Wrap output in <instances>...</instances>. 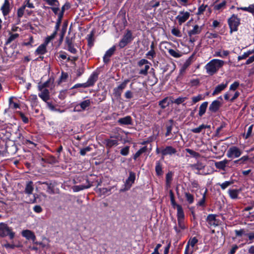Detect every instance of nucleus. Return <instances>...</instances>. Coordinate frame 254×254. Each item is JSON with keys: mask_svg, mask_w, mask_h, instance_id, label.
Masks as SVG:
<instances>
[{"mask_svg": "<svg viewBox=\"0 0 254 254\" xmlns=\"http://www.w3.org/2000/svg\"><path fill=\"white\" fill-rule=\"evenodd\" d=\"M155 172L156 175L158 176H161L163 174L162 165L159 161L156 162Z\"/></svg>", "mask_w": 254, "mask_h": 254, "instance_id": "29", "label": "nucleus"}, {"mask_svg": "<svg viewBox=\"0 0 254 254\" xmlns=\"http://www.w3.org/2000/svg\"><path fill=\"white\" fill-rule=\"evenodd\" d=\"M6 236H9L10 239H13L15 236V233L13 232L12 228L9 227L6 224L0 223V237H5Z\"/></svg>", "mask_w": 254, "mask_h": 254, "instance_id": "4", "label": "nucleus"}, {"mask_svg": "<svg viewBox=\"0 0 254 254\" xmlns=\"http://www.w3.org/2000/svg\"><path fill=\"white\" fill-rule=\"evenodd\" d=\"M40 91L38 94V96L42 99L43 101L47 102L50 99V92L47 89L43 88L41 90H38Z\"/></svg>", "mask_w": 254, "mask_h": 254, "instance_id": "16", "label": "nucleus"}, {"mask_svg": "<svg viewBox=\"0 0 254 254\" xmlns=\"http://www.w3.org/2000/svg\"><path fill=\"white\" fill-rule=\"evenodd\" d=\"M171 33L172 34L174 35V36H176L177 37H180L181 36V32L180 31L177 29V28H174L172 29L171 30Z\"/></svg>", "mask_w": 254, "mask_h": 254, "instance_id": "61", "label": "nucleus"}, {"mask_svg": "<svg viewBox=\"0 0 254 254\" xmlns=\"http://www.w3.org/2000/svg\"><path fill=\"white\" fill-rule=\"evenodd\" d=\"M57 34V32L54 31L51 36H48L45 41L46 44H48L52 40H53L56 37Z\"/></svg>", "mask_w": 254, "mask_h": 254, "instance_id": "49", "label": "nucleus"}, {"mask_svg": "<svg viewBox=\"0 0 254 254\" xmlns=\"http://www.w3.org/2000/svg\"><path fill=\"white\" fill-rule=\"evenodd\" d=\"M185 150L187 153H189L191 156H192L193 157L197 158H199L200 156L199 153L190 148H186Z\"/></svg>", "mask_w": 254, "mask_h": 254, "instance_id": "41", "label": "nucleus"}, {"mask_svg": "<svg viewBox=\"0 0 254 254\" xmlns=\"http://www.w3.org/2000/svg\"><path fill=\"white\" fill-rule=\"evenodd\" d=\"M21 235L27 240H32L34 241L36 240V236L34 233L29 230H23Z\"/></svg>", "mask_w": 254, "mask_h": 254, "instance_id": "20", "label": "nucleus"}, {"mask_svg": "<svg viewBox=\"0 0 254 254\" xmlns=\"http://www.w3.org/2000/svg\"><path fill=\"white\" fill-rule=\"evenodd\" d=\"M105 143L107 147L111 148L114 146L118 145V141L117 140L106 139L105 140Z\"/></svg>", "mask_w": 254, "mask_h": 254, "instance_id": "30", "label": "nucleus"}, {"mask_svg": "<svg viewBox=\"0 0 254 254\" xmlns=\"http://www.w3.org/2000/svg\"><path fill=\"white\" fill-rule=\"evenodd\" d=\"M185 197L187 201L189 204H192L194 201V197L192 194H190L189 192H186L185 193Z\"/></svg>", "mask_w": 254, "mask_h": 254, "instance_id": "40", "label": "nucleus"}, {"mask_svg": "<svg viewBox=\"0 0 254 254\" xmlns=\"http://www.w3.org/2000/svg\"><path fill=\"white\" fill-rule=\"evenodd\" d=\"M19 35L17 33L11 34L9 38L7 39L5 42V44H9L12 41H14L15 39L19 37Z\"/></svg>", "mask_w": 254, "mask_h": 254, "instance_id": "39", "label": "nucleus"}, {"mask_svg": "<svg viewBox=\"0 0 254 254\" xmlns=\"http://www.w3.org/2000/svg\"><path fill=\"white\" fill-rule=\"evenodd\" d=\"M98 77V73L96 72H93L88 79L87 82H85L87 87L92 86L97 80Z\"/></svg>", "mask_w": 254, "mask_h": 254, "instance_id": "17", "label": "nucleus"}, {"mask_svg": "<svg viewBox=\"0 0 254 254\" xmlns=\"http://www.w3.org/2000/svg\"><path fill=\"white\" fill-rule=\"evenodd\" d=\"M168 53L171 56L175 58H178L182 56V54L179 50L170 49L168 50Z\"/></svg>", "mask_w": 254, "mask_h": 254, "instance_id": "35", "label": "nucleus"}, {"mask_svg": "<svg viewBox=\"0 0 254 254\" xmlns=\"http://www.w3.org/2000/svg\"><path fill=\"white\" fill-rule=\"evenodd\" d=\"M177 151L176 148L172 146H166L163 147L162 151V158L163 159L164 156L167 155L172 156L176 154Z\"/></svg>", "mask_w": 254, "mask_h": 254, "instance_id": "11", "label": "nucleus"}, {"mask_svg": "<svg viewBox=\"0 0 254 254\" xmlns=\"http://www.w3.org/2000/svg\"><path fill=\"white\" fill-rule=\"evenodd\" d=\"M22 6H24L25 9L26 7L30 8H34L35 7L34 4L30 2V0H25Z\"/></svg>", "mask_w": 254, "mask_h": 254, "instance_id": "53", "label": "nucleus"}, {"mask_svg": "<svg viewBox=\"0 0 254 254\" xmlns=\"http://www.w3.org/2000/svg\"><path fill=\"white\" fill-rule=\"evenodd\" d=\"M135 179V174L132 171H130L129 172V176L127 178V179L126 180V181L125 183V190H128L130 188L132 185L134 183Z\"/></svg>", "mask_w": 254, "mask_h": 254, "instance_id": "12", "label": "nucleus"}, {"mask_svg": "<svg viewBox=\"0 0 254 254\" xmlns=\"http://www.w3.org/2000/svg\"><path fill=\"white\" fill-rule=\"evenodd\" d=\"M112 188H110L109 189L107 188H99L98 189V191L101 194H106L108 192L112 190Z\"/></svg>", "mask_w": 254, "mask_h": 254, "instance_id": "59", "label": "nucleus"}, {"mask_svg": "<svg viewBox=\"0 0 254 254\" xmlns=\"http://www.w3.org/2000/svg\"><path fill=\"white\" fill-rule=\"evenodd\" d=\"M233 183V181H226L222 184L218 183L217 185L221 187V188L224 190Z\"/></svg>", "mask_w": 254, "mask_h": 254, "instance_id": "42", "label": "nucleus"}, {"mask_svg": "<svg viewBox=\"0 0 254 254\" xmlns=\"http://www.w3.org/2000/svg\"><path fill=\"white\" fill-rule=\"evenodd\" d=\"M92 101L90 99H87L80 102L79 104L76 105L74 108V111L81 112L89 108L91 103Z\"/></svg>", "mask_w": 254, "mask_h": 254, "instance_id": "8", "label": "nucleus"}, {"mask_svg": "<svg viewBox=\"0 0 254 254\" xmlns=\"http://www.w3.org/2000/svg\"><path fill=\"white\" fill-rule=\"evenodd\" d=\"M146 57L149 60H153L156 56L155 50H150L146 54Z\"/></svg>", "mask_w": 254, "mask_h": 254, "instance_id": "48", "label": "nucleus"}, {"mask_svg": "<svg viewBox=\"0 0 254 254\" xmlns=\"http://www.w3.org/2000/svg\"><path fill=\"white\" fill-rule=\"evenodd\" d=\"M239 192L240 191L236 189L229 190H228V193L230 195V197L232 199L237 198Z\"/></svg>", "mask_w": 254, "mask_h": 254, "instance_id": "34", "label": "nucleus"}, {"mask_svg": "<svg viewBox=\"0 0 254 254\" xmlns=\"http://www.w3.org/2000/svg\"><path fill=\"white\" fill-rule=\"evenodd\" d=\"M129 146H126L121 150L120 153L124 156H127L129 153Z\"/></svg>", "mask_w": 254, "mask_h": 254, "instance_id": "64", "label": "nucleus"}, {"mask_svg": "<svg viewBox=\"0 0 254 254\" xmlns=\"http://www.w3.org/2000/svg\"><path fill=\"white\" fill-rule=\"evenodd\" d=\"M197 242V239L196 237H193L189 240L187 244L189 245V246H190L191 247H193Z\"/></svg>", "mask_w": 254, "mask_h": 254, "instance_id": "55", "label": "nucleus"}, {"mask_svg": "<svg viewBox=\"0 0 254 254\" xmlns=\"http://www.w3.org/2000/svg\"><path fill=\"white\" fill-rule=\"evenodd\" d=\"M70 8V5L68 3H65L62 7L61 11L58 14V15H62L63 17L64 12L65 10H67Z\"/></svg>", "mask_w": 254, "mask_h": 254, "instance_id": "44", "label": "nucleus"}, {"mask_svg": "<svg viewBox=\"0 0 254 254\" xmlns=\"http://www.w3.org/2000/svg\"><path fill=\"white\" fill-rule=\"evenodd\" d=\"M91 150V148L87 146L85 148L80 149V154L82 156H84L87 152H89Z\"/></svg>", "mask_w": 254, "mask_h": 254, "instance_id": "63", "label": "nucleus"}, {"mask_svg": "<svg viewBox=\"0 0 254 254\" xmlns=\"http://www.w3.org/2000/svg\"><path fill=\"white\" fill-rule=\"evenodd\" d=\"M12 8V5L9 0H4L3 3L0 7V10L3 16H6L9 14Z\"/></svg>", "mask_w": 254, "mask_h": 254, "instance_id": "9", "label": "nucleus"}, {"mask_svg": "<svg viewBox=\"0 0 254 254\" xmlns=\"http://www.w3.org/2000/svg\"><path fill=\"white\" fill-rule=\"evenodd\" d=\"M187 99V98L186 97H179L172 101V102L176 104L179 105L183 103Z\"/></svg>", "mask_w": 254, "mask_h": 254, "instance_id": "52", "label": "nucleus"}, {"mask_svg": "<svg viewBox=\"0 0 254 254\" xmlns=\"http://www.w3.org/2000/svg\"><path fill=\"white\" fill-rule=\"evenodd\" d=\"M238 10L241 9L244 11H248L252 14H254V3L250 5L248 7H237Z\"/></svg>", "mask_w": 254, "mask_h": 254, "instance_id": "36", "label": "nucleus"}, {"mask_svg": "<svg viewBox=\"0 0 254 254\" xmlns=\"http://www.w3.org/2000/svg\"><path fill=\"white\" fill-rule=\"evenodd\" d=\"M240 22L241 19L238 17L237 15L235 14H233L231 17L228 19V24L230 28V34L238 30V27L241 24Z\"/></svg>", "mask_w": 254, "mask_h": 254, "instance_id": "3", "label": "nucleus"}, {"mask_svg": "<svg viewBox=\"0 0 254 254\" xmlns=\"http://www.w3.org/2000/svg\"><path fill=\"white\" fill-rule=\"evenodd\" d=\"M204 129V125L199 126L198 127L194 128L191 129V131L193 133H199L202 129Z\"/></svg>", "mask_w": 254, "mask_h": 254, "instance_id": "62", "label": "nucleus"}, {"mask_svg": "<svg viewBox=\"0 0 254 254\" xmlns=\"http://www.w3.org/2000/svg\"><path fill=\"white\" fill-rule=\"evenodd\" d=\"M208 106V102H204L202 103L199 108V113L198 115L199 116L201 117L205 113L206 108Z\"/></svg>", "mask_w": 254, "mask_h": 254, "instance_id": "31", "label": "nucleus"}, {"mask_svg": "<svg viewBox=\"0 0 254 254\" xmlns=\"http://www.w3.org/2000/svg\"><path fill=\"white\" fill-rule=\"evenodd\" d=\"M177 221L178 226L175 225L174 229L176 233L179 235L182 231L187 229V226L184 221L185 214L181 205H177Z\"/></svg>", "mask_w": 254, "mask_h": 254, "instance_id": "1", "label": "nucleus"}, {"mask_svg": "<svg viewBox=\"0 0 254 254\" xmlns=\"http://www.w3.org/2000/svg\"><path fill=\"white\" fill-rule=\"evenodd\" d=\"M147 148L146 146H144L142 147L135 153V154L133 156V159L134 160H136L142 153L146 152L147 151Z\"/></svg>", "mask_w": 254, "mask_h": 254, "instance_id": "37", "label": "nucleus"}, {"mask_svg": "<svg viewBox=\"0 0 254 254\" xmlns=\"http://www.w3.org/2000/svg\"><path fill=\"white\" fill-rule=\"evenodd\" d=\"M34 187L33 182L32 181L27 182L25 188L24 192L28 194H31L32 193Z\"/></svg>", "mask_w": 254, "mask_h": 254, "instance_id": "27", "label": "nucleus"}, {"mask_svg": "<svg viewBox=\"0 0 254 254\" xmlns=\"http://www.w3.org/2000/svg\"><path fill=\"white\" fill-rule=\"evenodd\" d=\"M169 193H170V195L171 202V204H172V206L173 207L176 206V208H177V205H180L177 204L176 203L175 200L174 195L172 190H170L169 191Z\"/></svg>", "mask_w": 254, "mask_h": 254, "instance_id": "50", "label": "nucleus"}, {"mask_svg": "<svg viewBox=\"0 0 254 254\" xmlns=\"http://www.w3.org/2000/svg\"><path fill=\"white\" fill-rule=\"evenodd\" d=\"M87 185H81L79 186H74L72 187V190L74 192H77L84 189H87L92 186V183H90L88 180L86 181Z\"/></svg>", "mask_w": 254, "mask_h": 254, "instance_id": "22", "label": "nucleus"}, {"mask_svg": "<svg viewBox=\"0 0 254 254\" xmlns=\"http://www.w3.org/2000/svg\"><path fill=\"white\" fill-rule=\"evenodd\" d=\"M118 122L120 125H128L132 124L131 118L129 116L120 118Z\"/></svg>", "mask_w": 254, "mask_h": 254, "instance_id": "25", "label": "nucleus"}, {"mask_svg": "<svg viewBox=\"0 0 254 254\" xmlns=\"http://www.w3.org/2000/svg\"><path fill=\"white\" fill-rule=\"evenodd\" d=\"M47 191L50 194L55 193L54 185H53L52 183L47 184Z\"/></svg>", "mask_w": 254, "mask_h": 254, "instance_id": "57", "label": "nucleus"}, {"mask_svg": "<svg viewBox=\"0 0 254 254\" xmlns=\"http://www.w3.org/2000/svg\"><path fill=\"white\" fill-rule=\"evenodd\" d=\"M48 44H46V42H45L44 44L40 45L36 50L35 51V53L37 55H43L45 54L47 52L46 50V46Z\"/></svg>", "mask_w": 254, "mask_h": 254, "instance_id": "26", "label": "nucleus"}, {"mask_svg": "<svg viewBox=\"0 0 254 254\" xmlns=\"http://www.w3.org/2000/svg\"><path fill=\"white\" fill-rule=\"evenodd\" d=\"M170 104V102L169 100V98L168 97H166L161 101L159 102V105L161 107L162 109H165L167 107H168Z\"/></svg>", "mask_w": 254, "mask_h": 254, "instance_id": "33", "label": "nucleus"}, {"mask_svg": "<svg viewBox=\"0 0 254 254\" xmlns=\"http://www.w3.org/2000/svg\"><path fill=\"white\" fill-rule=\"evenodd\" d=\"M192 168L197 171H200L204 168V166L201 163H197L191 166Z\"/></svg>", "mask_w": 254, "mask_h": 254, "instance_id": "51", "label": "nucleus"}, {"mask_svg": "<svg viewBox=\"0 0 254 254\" xmlns=\"http://www.w3.org/2000/svg\"><path fill=\"white\" fill-rule=\"evenodd\" d=\"M62 18H63V17H62L61 15H58V18L57 21L56 22V26L55 27V31L57 32L58 31V30L59 29V28H60V25H61V23L62 22Z\"/></svg>", "mask_w": 254, "mask_h": 254, "instance_id": "58", "label": "nucleus"}, {"mask_svg": "<svg viewBox=\"0 0 254 254\" xmlns=\"http://www.w3.org/2000/svg\"><path fill=\"white\" fill-rule=\"evenodd\" d=\"M150 64L145 65L144 68L139 71V74L146 75L148 73V70L150 68Z\"/></svg>", "mask_w": 254, "mask_h": 254, "instance_id": "54", "label": "nucleus"}, {"mask_svg": "<svg viewBox=\"0 0 254 254\" xmlns=\"http://www.w3.org/2000/svg\"><path fill=\"white\" fill-rule=\"evenodd\" d=\"M115 51L116 46H113L106 52L103 57V61L105 63H107L109 61L110 58L113 55Z\"/></svg>", "mask_w": 254, "mask_h": 254, "instance_id": "21", "label": "nucleus"}, {"mask_svg": "<svg viewBox=\"0 0 254 254\" xmlns=\"http://www.w3.org/2000/svg\"><path fill=\"white\" fill-rule=\"evenodd\" d=\"M227 1L223 0L219 3H215L213 5V9L218 12H222L226 7Z\"/></svg>", "mask_w": 254, "mask_h": 254, "instance_id": "18", "label": "nucleus"}, {"mask_svg": "<svg viewBox=\"0 0 254 254\" xmlns=\"http://www.w3.org/2000/svg\"><path fill=\"white\" fill-rule=\"evenodd\" d=\"M242 151L236 146H232L229 148L227 152V156L229 158H235L240 157L242 154Z\"/></svg>", "mask_w": 254, "mask_h": 254, "instance_id": "7", "label": "nucleus"}, {"mask_svg": "<svg viewBox=\"0 0 254 254\" xmlns=\"http://www.w3.org/2000/svg\"><path fill=\"white\" fill-rule=\"evenodd\" d=\"M43 8L45 9L50 8L53 11L55 14L57 15L58 16L59 11H60L59 6H53L52 7H48L46 6H44Z\"/></svg>", "mask_w": 254, "mask_h": 254, "instance_id": "46", "label": "nucleus"}, {"mask_svg": "<svg viewBox=\"0 0 254 254\" xmlns=\"http://www.w3.org/2000/svg\"><path fill=\"white\" fill-rule=\"evenodd\" d=\"M191 63V58H189L185 62V63L183 64L181 71V72H184L187 68L190 65Z\"/></svg>", "mask_w": 254, "mask_h": 254, "instance_id": "38", "label": "nucleus"}, {"mask_svg": "<svg viewBox=\"0 0 254 254\" xmlns=\"http://www.w3.org/2000/svg\"><path fill=\"white\" fill-rule=\"evenodd\" d=\"M174 121L173 120H169L168 122L166 123V132L165 133V136H168L171 133L172 130V128L173 127Z\"/></svg>", "mask_w": 254, "mask_h": 254, "instance_id": "28", "label": "nucleus"}, {"mask_svg": "<svg viewBox=\"0 0 254 254\" xmlns=\"http://www.w3.org/2000/svg\"><path fill=\"white\" fill-rule=\"evenodd\" d=\"M190 15V12L181 11L179 12V14L176 16V18L178 21L179 25H182L189 18Z\"/></svg>", "mask_w": 254, "mask_h": 254, "instance_id": "10", "label": "nucleus"}, {"mask_svg": "<svg viewBox=\"0 0 254 254\" xmlns=\"http://www.w3.org/2000/svg\"><path fill=\"white\" fill-rule=\"evenodd\" d=\"M249 159V157L248 156H244L242 157L241 158H240L238 160H236L234 161V164H238L240 163V164H243L247 161Z\"/></svg>", "mask_w": 254, "mask_h": 254, "instance_id": "47", "label": "nucleus"}, {"mask_svg": "<svg viewBox=\"0 0 254 254\" xmlns=\"http://www.w3.org/2000/svg\"><path fill=\"white\" fill-rule=\"evenodd\" d=\"M224 63L222 60L213 59L205 65V69L208 74L212 75L223 66Z\"/></svg>", "mask_w": 254, "mask_h": 254, "instance_id": "2", "label": "nucleus"}, {"mask_svg": "<svg viewBox=\"0 0 254 254\" xmlns=\"http://www.w3.org/2000/svg\"><path fill=\"white\" fill-rule=\"evenodd\" d=\"M254 125H251L247 130V133L246 134H244V136L245 139H248L252 134L253 129Z\"/></svg>", "mask_w": 254, "mask_h": 254, "instance_id": "56", "label": "nucleus"}, {"mask_svg": "<svg viewBox=\"0 0 254 254\" xmlns=\"http://www.w3.org/2000/svg\"><path fill=\"white\" fill-rule=\"evenodd\" d=\"M48 5L53 6H60V3L58 0H43Z\"/></svg>", "mask_w": 254, "mask_h": 254, "instance_id": "43", "label": "nucleus"}, {"mask_svg": "<svg viewBox=\"0 0 254 254\" xmlns=\"http://www.w3.org/2000/svg\"><path fill=\"white\" fill-rule=\"evenodd\" d=\"M226 126V124L225 123H222L219 127H218L216 130V136H219V133L221 130L225 127Z\"/></svg>", "mask_w": 254, "mask_h": 254, "instance_id": "60", "label": "nucleus"}, {"mask_svg": "<svg viewBox=\"0 0 254 254\" xmlns=\"http://www.w3.org/2000/svg\"><path fill=\"white\" fill-rule=\"evenodd\" d=\"M227 85H228L227 81L226 82V83L225 84L222 83V84L218 85L215 88V89L212 94V95L214 96L215 95L218 94L222 90H223L225 89V88L227 86Z\"/></svg>", "mask_w": 254, "mask_h": 254, "instance_id": "23", "label": "nucleus"}, {"mask_svg": "<svg viewBox=\"0 0 254 254\" xmlns=\"http://www.w3.org/2000/svg\"><path fill=\"white\" fill-rule=\"evenodd\" d=\"M54 83V79L52 77H50L47 81L43 83H39L38 85V89L41 90L43 88L47 89V88H50L53 86Z\"/></svg>", "mask_w": 254, "mask_h": 254, "instance_id": "15", "label": "nucleus"}, {"mask_svg": "<svg viewBox=\"0 0 254 254\" xmlns=\"http://www.w3.org/2000/svg\"><path fill=\"white\" fill-rule=\"evenodd\" d=\"M133 38L131 31L127 30L126 33L124 35L122 39L119 43V46L120 48H123L129 43Z\"/></svg>", "mask_w": 254, "mask_h": 254, "instance_id": "6", "label": "nucleus"}, {"mask_svg": "<svg viewBox=\"0 0 254 254\" xmlns=\"http://www.w3.org/2000/svg\"><path fill=\"white\" fill-rule=\"evenodd\" d=\"M129 81L128 79H126L121 84L117 87L114 89V94L117 97H119L121 95L123 90L126 87L127 84Z\"/></svg>", "mask_w": 254, "mask_h": 254, "instance_id": "13", "label": "nucleus"}, {"mask_svg": "<svg viewBox=\"0 0 254 254\" xmlns=\"http://www.w3.org/2000/svg\"><path fill=\"white\" fill-rule=\"evenodd\" d=\"M95 32L93 30L91 31L89 34L87 36V39L88 41V44L90 47H92L93 45L94 41V36Z\"/></svg>", "mask_w": 254, "mask_h": 254, "instance_id": "32", "label": "nucleus"}, {"mask_svg": "<svg viewBox=\"0 0 254 254\" xmlns=\"http://www.w3.org/2000/svg\"><path fill=\"white\" fill-rule=\"evenodd\" d=\"M216 214H209L206 218V221L210 226L216 227L219 225V220L216 219Z\"/></svg>", "mask_w": 254, "mask_h": 254, "instance_id": "14", "label": "nucleus"}, {"mask_svg": "<svg viewBox=\"0 0 254 254\" xmlns=\"http://www.w3.org/2000/svg\"><path fill=\"white\" fill-rule=\"evenodd\" d=\"M25 9L24 8V6L22 5L18 8L17 11V18H20L23 16Z\"/></svg>", "mask_w": 254, "mask_h": 254, "instance_id": "45", "label": "nucleus"}, {"mask_svg": "<svg viewBox=\"0 0 254 254\" xmlns=\"http://www.w3.org/2000/svg\"><path fill=\"white\" fill-rule=\"evenodd\" d=\"M228 162L229 161L227 159L219 162H215V166L217 169L224 171Z\"/></svg>", "mask_w": 254, "mask_h": 254, "instance_id": "24", "label": "nucleus"}, {"mask_svg": "<svg viewBox=\"0 0 254 254\" xmlns=\"http://www.w3.org/2000/svg\"><path fill=\"white\" fill-rule=\"evenodd\" d=\"M202 29L203 26H199L197 24H195L192 26L191 29L188 30V35L189 37L190 42L192 43L195 42L196 39L194 36L200 34Z\"/></svg>", "mask_w": 254, "mask_h": 254, "instance_id": "5", "label": "nucleus"}, {"mask_svg": "<svg viewBox=\"0 0 254 254\" xmlns=\"http://www.w3.org/2000/svg\"><path fill=\"white\" fill-rule=\"evenodd\" d=\"M221 105V103L219 101L217 100H214L209 105V111L211 113H216L218 111Z\"/></svg>", "mask_w": 254, "mask_h": 254, "instance_id": "19", "label": "nucleus"}]
</instances>
